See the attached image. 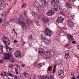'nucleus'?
I'll list each match as a JSON object with an SVG mask.
<instances>
[{
    "label": "nucleus",
    "mask_w": 79,
    "mask_h": 79,
    "mask_svg": "<svg viewBox=\"0 0 79 79\" xmlns=\"http://www.w3.org/2000/svg\"><path fill=\"white\" fill-rule=\"evenodd\" d=\"M53 77H54V76H53V75H52L51 76V77H50V79H53Z\"/></svg>",
    "instance_id": "nucleus-46"
},
{
    "label": "nucleus",
    "mask_w": 79,
    "mask_h": 79,
    "mask_svg": "<svg viewBox=\"0 0 79 79\" xmlns=\"http://www.w3.org/2000/svg\"><path fill=\"white\" fill-rule=\"evenodd\" d=\"M13 66H14V65L10 64V66H9L8 67H9V68H12V67H13Z\"/></svg>",
    "instance_id": "nucleus-37"
},
{
    "label": "nucleus",
    "mask_w": 79,
    "mask_h": 79,
    "mask_svg": "<svg viewBox=\"0 0 79 79\" xmlns=\"http://www.w3.org/2000/svg\"><path fill=\"white\" fill-rule=\"evenodd\" d=\"M5 13H6V11L3 12L2 15V17H3L4 16H5Z\"/></svg>",
    "instance_id": "nucleus-33"
},
{
    "label": "nucleus",
    "mask_w": 79,
    "mask_h": 79,
    "mask_svg": "<svg viewBox=\"0 0 79 79\" xmlns=\"http://www.w3.org/2000/svg\"><path fill=\"white\" fill-rule=\"evenodd\" d=\"M17 1H18V0H15L14 1V3L15 5V4H16V2H17Z\"/></svg>",
    "instance_id": "nucleus-44"
},
{
    "label": "nucleus",
    "mask_w": 79,
    "mask_h": 79,
    "mask_svg": "<svg viewBox=\"0 0 79 79\" xmlns=\"http://www.w3.org/2000/svg\"><path fill=\"white\" fill-rule=\"evenodd\" d=\"M39 79H50L49 77L48 76H40Z\"/></svg>",
    "instance_id": "nucleus-15"
},
{
    "label": "nucleus",
    "mask_w": 79,
    "mask_h": 79,
    "mask_svg": "<svg viewBox=\"0 0 79 79\" xmlns=\"http://www.w3.org/2000/svg\"><path fill=\"white\" fill-rule=\"evenodd\" d=\"M42 65L41 64L39 63L38 64H37V68H41V67H42Z\"/></svg>",
    "instance_id": "nucleus-22"
},
{
    "label": "nucleus",
    "mask_w": 79,
    "mask_h": 79,
    "mask_svg": "<svg viewBox=\"0 0 79 79\" xmlns=\"http://www.w3.org/2000/svg\"><path fill=\"white\" fill-rule=\"evenodd\" d=\"M0 1L3 3H5V0H0Z\"/></svg>",
    "instance_id": "nucleus-45"
},
{
    "label": "nucleus",
    "mask_w": 79,
    "mask_h": 79,
    "mask_svg": "<svg viewBox=\"0 0 79 79\" xmlns=\"http://www.w3.org/2000/svg\"><path fill=\"white\" fill-rule=\"evenodd\" d=\"M37 63L36 62H35L33 65V66L34 67H36V66H37Z\"/></svg>",
    "instance_id": "nucleus-32"
},
{
    "label": "nucleus",
    "mask_w": 79,
    "mask_h": 79,
    "mask_svg": "<svg viewBox=\"0 0 79 79\" xmlns=\"http://www.w3.org/2000/svg\"><path fill=\"white\" fill-rule=\"evenodd\" d=\"M58 75L60 78L62 79L64 76V73L63 70H60L58 71Z\"/></svg>",
    "instance_id": "nucleus-6"
},
{
    "label": "nucleus",
    "mask_w": 79,
    "mask_h": 79,
    "mask_svg": "<svg viewBox=\"0 0 79 79\" xmlns=\"http://www.w3.org/2000/svg\"><path fill=\"white\" fill-rule=\"evenodd\" d=\"M2 19H0V23H2Z\"/></svg>",
    "instance_id": "nucleus-58"
},
{
    "label": "nucleus",
    "mask_w": 79,
    "mask_h": 79,
    "mask_svg": "<svg viewBox=\"0 0 79 79\" xmlns=\"http://www.w3.org/2000/svg\"><path fill=\"white\" fill-rule=\"evenodd\" d=\"M11 20H12V21H13V22L15 21V19H11Z\"/></svg>",
    "instance_id": "nucleus-54"
},
{
    "label": "nucleus",
    "mask_w": 79,
    "mask_h": 79,
    "mask_svg": "<svg viewBox=\"0 0 79 79\" xmlns=\"http://www.w3.org/2000/svg\"><path fill=\"white\" fill-rule=\"evenodd\" d=\"M18 42V40H14L13 41V43L14 44H15L16 43H17V42Z\"/></svg>",
    "instance_id": "nucleus-42"
},
{
    "label": "nucleus",
    "mask_w": 79,
    "mask_h": 79,
    "mask_svg": "<svg viewBox=\"0 0 79 79\" xmlns=\"http://www.w3.org/2000/svg\"><path fill=\"white\" fill-rule=\"evenodd\" d=\"M27 5V4L26 3H24L22 6V8H25V7H26V6Z\"/></svg>",
    "instance_id": "nucleus-26"
},
{
    "label": "nucleus",
    "mask_w": 79,
    "mask_h": 79,
    "mask_svg": "<svg viewBox=\"0 0 79 79\" xmlns=\"http://www.w3.org/2000/svg\"><path fill=\"white\" fill-rule=\"evenodd\" d=\"M61 14L62 15H65V13L64 12H61Z\"/></svg>",
    "instance_id": "nucleus-47"
},
{
    "label": "nucleus",
    "mask_w": 79,
    "mask_h": 79,
    "mask_svg": "<svg viewBox=\"0 0 79 79\" xmlns=\"http://www.w3.org/2000/svg\"><path fill=\"white\" fill-rule=\"evenodd\" d=\"M15 73L16 74H19V72L18 71H15Z\"/></svg>",
    "instance_id": "nucleus-52"
},
{
    "label": "nucleus",
    "mask_w": 79,
    "mask_h": 79,
    "mask_svg": "<svg viewBox=\"0 0 79 79\" xmlns=\"http://www.w3.org/2000/svg\"><path fill=\"white\" fill-rule=\"evenodd\" d=\"M11 10V8H10L7 11V13H8L9 14L10 13V10Z\"/></svg>",
    "instance_id": "nucleus-34"
},
{
    "label": "nucleus",
    "mask_w": 79,
    "mask_h": 79,
    "mask_svg": "<svg viewBox=\"0 0 79 79\" xmlns=\"http://www.w3.org/2000/svg\"><path fill=\"white\" fill-rule=\"evenodd\" d=\"M64 20V18L62 16H60L56 20V22L59 24V23H63V20Z\"/></svg>",
    "instance_id": "nucleus-8"
},
{
    "label": "nucleus",
    "mask_w": 79,
    "mask_h": 79,
    "mask_svg": "<svg viewBox=\"0 0 79 79\" xmlns=\"http://www.w3.org/2000/svg\"><path fill=\"white\" fill-rule=\"evenodd\" d=\"M29 39L31 41L33 40V38H32V36L31 35L29 37Z\"/></svg>",
    "instance_id": "nucleus-25"
},
{
    "label": "nucleus",
    "mask_w": 79,
    "mask_h": 79,
    "mask_svg": "<svg viewBox=\"0 0 79 79\" xmlns=\"http://www.w3.org/2000/svg\"><path fill=\"white\" fill-rule=\"evenodd\" d=\"M41 2L42 3V5L44 6H47L48 5V2H50V0H41Z\"/></svg>",
    "instance_id": "nucleus-5"
},
{
    "label": "nucleus",
    "mask_w": 79,
    "mask_h": 79,
    "mask_svg": "<svg viewBox=\"0 0 79 79\" xmlns=\"http://www.w3.org/2000/svg\"><path fill=\"white\" fill-rule=\"evenodd\" d=\"M67 22L69 25L71 27H74V23H73V22H72L71 20H68Z\"/></svg>",
    "instance_id": "nucleus-12"
},
{
    "label": "nucleus",
    "mask_w": 79,
    "mask_h": 79,
    "mask_svg": "<svg viewBox=\"0 0 79 79\" xmlns=\"http://www.w3.org/2000/svg\"><path fill=\"white\" fill-rule=\"evenodd\" d=\"M1 52H3V45H1Z\"/></svg>",
    "instance_id": "nucleus-39"
},
{
    "label": "nucleus",
    "mask_w": 79,
    "mask_h": 79,
    "mask_svg": "<svg viewBox=\"0 0 79 79\" xmlns=\"http://www.w3.org/2000/svg\"><path fill=\"white\" fill-rule=\"evenodd\" d=\"M25 17L22 15H20L18 18V22L19 24H20L21 25H22V27L24 30H26V26L25 22L23 21H25Z\"/></svg>",
    "instance_id": "nucleus-1"
},
{
    "label": "nucleus",
    "mask_w": 79,
    "mask_h": 79,
    "mask_svg": "<svg viewBox=\"0 0 79 79\" xmlns=\"http://www.w3.org/2000/svg\"><path fill=\"white\" fill-rule=\"evenodd\" d=\"M68 16L69 17H70V18H73V16L70 14H69Z\"/></svg>",
    "instance_id": "nucleus-41"
},
{
    "label": "nucleus",
    "mask_w": 79,
    "mask_h": 79,
    "mask_svg": "<svg viewBox=\"0 0 79 79\" xmlns=\"http://www.w3.org/2000/svg\"><path fill=\"white\" fill-rule=\"evenodd\" d=\"M50 50H48V51H47V53H50V51H50Z\"/></svg>",
    "instance_id": "nucleus-60"
},
{
    "label": "nucleus",
    "mask_w": 79,
    "mask_h": 79,
    "mask_svg": "<svg viewBox=\"0 0 79 79\" xmlns=\"http://www.w3.org/2000/svg\"><path fill=\"white\" fill-rule=\"evenodd\" d=\"M3 63V60L0 59V63Z\"/></svg>",
    "instance_id": "nucleus-36"
},
{
    "label": "nucleus",
    "mask_w": 79,
    "mask_h": 79,
    "mask_svg": "<svg viewBox=\"0 0 79 79\" xmlns=\"http://www.w3.org/2000/svg\"><path fill=\"white\" fill-rule=\"evenodd\" d=\"M8 74L9 76H11V77H14V75L10 73H8Z\"/></svg>",
    "instance_id": "nucleus-29"
},
{
    "label": "nucleus",
    "mask_w": 79,
    "mask_h": 79,
    "mask_svg": "<svg viewBox=\"0 0 79 79\" xmlns=\"http://www.w3.org/2000/svg\"><path fill=\"white\" fill-rule=\"evenodd\" d=\"M43 6H38L37 7V8L39 11H42V9H43Z\"/></svg>",
    "instance_id": "nucleus-20"
},
{
    "label": "nucleus",
    "mask_w": 79,
    "mask_h": 79,
    "mask_svg": "<svg viewBox=\"0 0 79 79\" xmlns=\"http://www.w3.org/2000/svg\"><path fill=\"white\" fill-rule=\"evenodd\" d=\"M15 57H18L21 56V52L20 51L17 50L14 53Z\"/></svg>",
    "instance_id": "nucleus-9"
},
{
    "label": "nucleus",
    "mask_w": 79,
    "mask_h": 79,
    "mask_svg": "<svg viewBox=\"0 0 79 79\" xmlns=\"http://www.w3.org/2000/svg\"><path fill=\"white\" fill-rule=\"evenodd\" d=\"M15 66H17L19 68V66H18V64H16L15 65Z\"/></svg>",
    "instance_id": "nucleus-56"
},
{
    "label": "nucleus",
    "mask_w": 79,
    "mask_h": 79,
    "mask_svg": "<svg viewBox=\"0 0 79 79\" xmlns=\"http://www.w3.org/2000/svg\"><path fill=\"white\" fill-rule=\"evenodd\" d=\"M74 72H72L71 73V77H74Z\"/></svg>",
    "instance_id": "nucleus-38"
},
{
    "label": "nucleus",
    "mask_w": 79,
    "mask_h": 79,
    "mask_svg": "<svg viewBox=\"0 0 79 79\" xmlns=\"http://www.w3.org/2000/svg\"><path fill=\"white\" fill-rule=\"evenodd\" d=\"M6 22H3V23H2V26H5V24H6Z\"/></svg>",
    "instance_id": "nucleus-35"
},
{
    "label": "nucleus",
    "mask_w": 79,
    "mask_h": 79,
    "mask_svg": "<svg viewBox=\"0 0 79 79\" xmlns=\"http://www.w3.org/2000/svg\"><path fill=\"white\" fill-rule=\"evenodd\" d=\"M69 43L67 44L66 45V47H68V46H69Z\"/></svg>",
    "instance_id": "nucleus-53"
},
{
    "label": "nucleus",
    "mask_w": 79,
    "mask_h": 79,
    "mask_svg": "<svg viewBox=\"0 0 79 79\" xmlns=\"http://www.w3.org/2000/svg\"><path fill=\"white\" fill-rule=\"evenodd\" d=\"M32 16H36V14L35 13V12L32 11L31 12Z\"/></svg>",
    "instance_id": "nucleus-24"
},
{
    "label": "nucleus",
    "mask_w": 79,
    "mask_h": 79,
    "mask_svg": "<svg viewBox=\"0 0 79 79\" xmlns=\"http://www.w3.org/2000/svg\"><path fill=\"white\" fill-rule=\"evenodd\" d=\"M77 47H78V48H77V49H78V50H79V45H78L77 46Z\"/></svg>",
    "instance_id": "nucleus-63"
},
{
    "label": "nucleus",
    "mask_w": 79,
    "mask_h": 79,
    "mask_svg": "<svg viewBox=\"0 0 79 79\" xmlns=\"http://www.w3.org/2000/svg\"><path fill=\"white\" fill-rule=\"evenodd\" d=\"M3 73H1V76H4Z\"/></svg>",
    "instance_id": "nucleus-62"
},
{
    "label": "nucleus",
    "mask_w": 79,
    "mask_h": 79,
    "mask_svg": "<svg viewBox=\"0 0 79 79\" xmlns=\"http://www.w3.org/2000/svg\"><path fill=\"white\" fill-rule=\"evenodd\" d=\"M54 10L56 11H59L60 10V6L58 5H56L55 6H54Z\"/></svg>",
    "instance_id": "nucleus-16"
},
{
    "label": "nucleus",
    "mask_w": 79,
    "mask_h": 79,
    "mask_svg": "<svg viewBox=\"0 0 79 79\" xmlns=\"http://www.w3.org/2000/svg\"><path fill=\"white\" fill-rule=\"evenodd\" d=\"M9 41H10V40H7L4 43L6 44V45H9L10 44V42Z\"/></svg>",
    "instance_id": "nucleus-21"
},
{
    "label": "nucleus",
    "mask_w": 79,
    "mask_h": 79,
    "mask_svg": "<svg viewBox=\"0 0 79 79\" xmlns=\"http://www.w3.org/2000/svg\"><path fill=\"white\" fill-rule=\"evenodd\" d=\"M2 6L4 8H5L6 7V3H2Z\"/></svg>",
    "instance_id": "nucleus-31"
},
{
    "label": "nucleus",
    "mask_w": 79,
    "mask_h": 79,
    "mask_svg": "<svg viewBox=\"0 0 79 79\" xmlns=\"http://www.w3.org/2000/svg\"><path fill=\"white\" fill-rule=\"evenodd\" d=\"M67 36V37H68V39L69 40V42H71V41L72 40H74V38L73 35H72L69 34H68Z\"/></svg>",
    "instance_id": "nucleus-10"
},
{
    "label": "nucleus",
    "mask_w": 79,
    "mask_h": 79,
    "mask_svg": "<svg viewBox=\"0 0 79 79\" xmlns=\"http://www.w3.org/2000/svg\"><path fill=\"white\" fill-rule=\"evenodd\" d=\"M45 52V50L42 48H40L39 49V56H42L44 55V53Z\"/></svg>",
    "instance_id": "nucleus-7"
},
{
    "label": "nucleus",
    "mask_w": 79,
    "mask_h": 79,
    "mask_svg": "<svg viewBox=\"0 0 79 79\" xmlns=\"http://www.w3.org/2000/svg\"><path fill=\"white\" fill-rule=\"evenodd\" d=\"M65 5L68 8H71L73 6V5H72L69 2H67L65 4Z\"/></svg>",
    "instance_id": "nucleus-17"
},
{
    "label": "nucleus",
    "mask_w": 79,
    "mask_h": 79,
    "mask_svg": "<svg viewBox=\"0 0 79 79\" xmlns=\"http://www.w3.org/2000/svg\"><path fill=\"white\" fill-rule=\"evenodd\" d=\"M8 15H9V14L6 12V13H5V16H8Z\"/></svg>",
    "instance_id": "nucleus-51"
},
{
    "label": "nucleus",
    "mask_w": 79,
    "mask_h": 79,
    "mask_svg": "<svg viewBox=\"0 0 79 79\" xmlns=\"http://www.w3.org/2000/svg\"><path fill=\"white\" fill-rule=\"evenodd\" d=\"M55 73V69H53V73Z\"/></svg>",
    "instance_id": "nucleus-59"
},
{
    "label": "nucleus",
    "mask_w": 79,
    "mask_h": 79,
    "mask_svg": "<svg viewBox=\"0 0 79 79\" xmlns=\"http://www.w3.org/2000/svg\"><path fill=\"white\" fill-rule=\"evenodd\" d=\"M71 79H75V77H72Z\"/></svg>",
    "instance_id": "nucleus-61"
},
{
    "label": "nucleus",
    "mask_w": 79,
    "mask_h": 79,
    "mask_svg": "<svg viewBox=\"0 0 79 79\" xmlns=\"http://www.w3.org/2000/svg\"><path fill=\"white\" fill-rule=\"evenodd\" d=\"M41 37V40H42L43 42H45V44H47V45H48L49 44H50V40L49 39H47L44 37L42 34H41L40 36Z\"/></svg>",
    "instance_id": "nucleus-3"
},
{
    "label": "nucleus",
    "mask_w": 79,
    "mask_h": 79,
    "mask_svg": "<svg viewBox=\"0 0 79 79\" xmlns=\"http://www.w3.org/2000/svg\"><path fill=\"white\" fill-rule=\"evenodd\" d=\"M42 20L44 23H46V24H48V23H49V22H50L49 19L47 18H43L42 19Z\"/></svg>",
    "instance_id": "nucleus-14"
},
{
    "label": "nucleus",
    "mask_w": 79,
    "mask_h": 79,
    "mask_svg": "<svg viewBox=\"0 0 79 79\" xmlns=\"http://www.w3.org/2000/svg\"><path fill=\"white\" fill-rule=\"evenodd\" d=\"M54 13H55V10L51 9L48 10V11L46 13V15H48V16H51L53 15Z\"/></svg>",
    "instance_id": "nucleus-4"
},
{
    "label": "nucleus",
    "mask_w": 79,
    "mask_h": 79,
    "mask_svg": "<svg viewBox=\"0 0 79 79\" xmlns=\"http://www.w3.org/2000/svg\"><path fill=\"white\" fill-rule=\"evenodd\" d=\"M24 66H25V64H23L22 65V68L24 67Z\"/></svg>",
    "instance_id": "nucleus-57"
},
{
    "label": "nucleus",
    "mask_w": 79,
    "mask_h": 79,
    "mask_svg": "<svg viewBox=\"0 0 79 79\" xmlns=\"http://www.w3.org/2000/svg\"><path fill=\"white\" fill-rule=\"evenodd\" d=\"M44 57L45 58H46V59H48V56H47V54H45L44 55Z\"/></svg>",
    "instance_id": "nucleus-27"
},
{
    "label": "nucleus",
    "mask_w": 79,
    "mask_h": 79,
    "mask_svg": "<svg viewBox=\"0 0 79 79\" xmlns=\"http://www.w3.org/2000/svg\"><path fill=\"white\" fill-rule=\"evenodd\" d=\"M23 75L26 77H28L29 74L28 73H26L25 72L23 73Z\"/></svg>",
    "instance_id": "nucleus-23"
},
{
    "label": "nucleus",
    "mask_w": 79,
    "mask_h": 79,
    "mask_svg": "<svg viewBox=\"0 0 79 79\" xmlns=\"http://www.w3.org/2000/svg\"><path fill=\"white\" fill-rule=\"evenodd\" d=\"M69 53H67L65 55V57H66V56H69Z\"/></svg>",
    "instance_id": "nucleus-55"
},
{
    "label": "nucleus",
    "mask_w": 79,
    "mask_h": 79,
    "mask_svg": "<svg viewBox=\"0 0 79 79\" xmlns=\"http://www.w3.org/2000/svg\"><path fill=\"white\" fill-rule=\"evenodd\" d=\"M76 43V42L75 41H72V43L73 44H75Z\"/></svg>",
    "instance_id": "nucleus-48"
},
{
    "label": "nucleus",
    "mask_w": 79,
    "mask_h": 79,
    "mask_svg": "<svg viewBox=\"0 0 79 79\" xmlns=\"http://www.w3.org/2000/svg\"><path fill=\"white\" fill-rule=\"evenodd\" d=\"M77 78H78V79H79V75H78V76L77 77Z\"/></svg>",
    "instance_id": "nucleus-64"
},
{
    "label": "nucleus",
    "mask_w": 79,
    "mask_h": 79,
    "mask_svg": "<svg viewBox=\"0 0 79 79\" xmlns=\"http://www.w3.org/2000/svg\"><path fill=\"white\" fill-rule=\"evenodd\" d=\"M57 66L56 64L54 66V69H56V66Z\"/></svg>",
    "instance_id": "nucleus-50"
},
{
    "label": "nucleus",
    "mask_w": 79,
    "mask_h": 79,
    "mask_svg": "<svg viewBox=\"0 0 79 79\" xmlns=\"http://www.w3.org/2000/svg\"><path fill=\"white\" fill-rule=\"evenodd\" d=\"M5 56V60H8L9 59V58L8 57H13V55L11 53H6L4 55Z\"/></svg>",
    "instance_id": "nucleus-11"
},
{
    "label": "nucleus",
    "mask_w": 79,
    "mask_h": 79,
    "mask_svg": "<svg viewBox=\"0 0 79 79\" xmlns=\"http://www.w3.org/2000/svg\"><path fill=\"white\" fill-rule=\"evenodd\" d=\"M44 32L45 35L49 37H50L52 35V31L48 28H45Z\"/></svg>",
    "instance_id": "nucleus-2"
},
{
    "label": "nucleus",
    "mask_w": 79,
    "mask_h": 79,
    "mask_svg": "<svg viewBox=\"0 0 79 79\" xmlns=\"http://www.w3.org/2000/svg\"><path fill=\"white\" fill-rule=\"evenodd\" d=\"M8 77L7 76H6L5 77L4 76V78L5 79H6Z\"/></svg>",
    "instance_id": "nucleus-49"
},
{
    "label": "nucleus",
    "mask_w": 79,
    "mask_h": 79,
    "mask_svg": "<svg viewBox=\"0 0 79 79\" xmlns=\"http://www.w3.org/2000/svg\"><path fill=\"white\" fill-rule=\"evenodd\" d=\"M2 39H3V41L4 43L5 42H6L8 40H10L9 39L6 37L5 36H3Z\"/></svg>",
    "instance_id": "nucleus-18"
},
{
    "label": "nucleus",
    "mask_w": 79,
    "mask_h": 79,
    "mask_svg": "<svg viewBox=\"0 0 79 79\" xmlns=\"http://www.w3.org/2000/svg\"><path fill=\"white\" fill-rule=\"evenodd\" d=\"M4 8H5V7L2 6L0 7V10H3Z\"/></svg>",
    "instance_id": "nucleus-40"
},
{
    "label": "nucleus",
    "mask_w": 79,
    "mask_h": 79,
    "mask_svg": "<svg viewBox=\"0 0 79 79\" xmlns=\"http://www.w3.org/2000/svg\"><path fill=\"white\" fill-rule=\"evenodd\" d=\"M25 20H23V21H26L27 22V23H30V20L29 19H25Z\"/></svg>",
    "instance_id": "nucleus-28"
},
{
    "label": "nucleus",
    "mask_w": 79,
    "mask_h": 79,
    "mask_svg": "<svg viewBox=\"0 0 79 79\" xmlns=\"http://www.w3.org/2000/svg\"><path fill=\"white\" fill-rule=\"evenodd\" d=\"M52 69V66H50V67L48 68V70L49 71H51Z\"/></svg>",
    "instance_id": "nucleus-30"
},
{
    "label": "nucleus",
    "mask_w": 79,
    "mask_h": 79,
    "mask_svg": "<svg viewBox=\"0 0 79 79\" xmlns=\"http://www.w3.org/2000/svg\"><path fill=\"white\" fill-rule=\"evenodd\" d=\"M24 15H25V16H27V13H26V11H24Z\"/></svg>",
    "instance_id": "nucleus-43"
},
{
    "label": "nucleus",
    "mask_w": 79,
    "mask_h": 79,
    "mask_svg": "<svg viewBox=\"0 0 79 79\" xmlns=\"http://www.w3.org/2000/svg\"><path fill=\"white\" fill-rule=\"evenodd\" d=\"M6 51L7 52H10L11 51V50H12V48H10L8 46H6Z\"/></svg>",
    "instance_id": "nucleus-19"
},
{
    "label": "nucleus",
    "mask_w": 79,
    "mask_h": 79,
    "mask_svg": "<svg viewBox=\"0 0 79 79\" xmlns=\"http://www.w3.org/2000/svg\"><path fill=\"white\" fill-rule=\"evenodd\" d=\"M51 0V4L52 6H56V5L57 4L56 3V1L57 2L60 1V0Z\"/></svg>",
    "instance_id": "nucleus-13"
}]
</instances>
